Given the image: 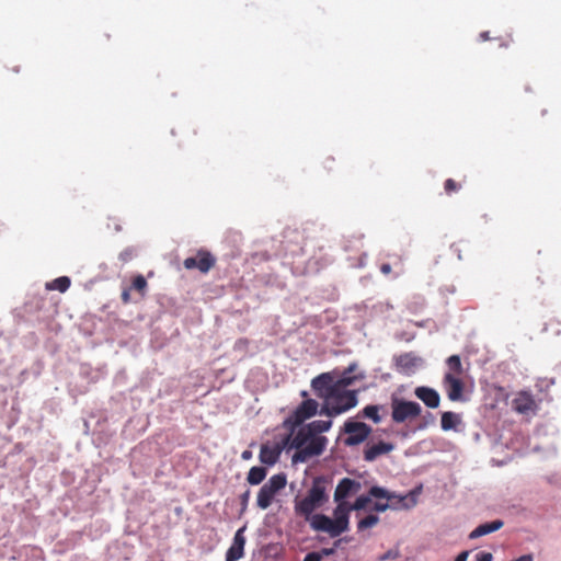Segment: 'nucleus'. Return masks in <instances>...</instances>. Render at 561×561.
I'll return each mask as SVG.
<instances>
[{"label":"nucleus","instance_id":"1","mask_svg":"<svg viewBox=\"0 0 561 561\" xmlns=\"http://www.w3.org/2000/svg\"><path fill=\"white\" fill-rule=\"evenodd\" d=\"M328 439L321 435H313L308 425H302L295 433H289L284 439V445L289 444L290 448L296 449L293 455V462H306L312 457L319 456L325 449Z\"/></svg>","mask_w":561,"mask_h":561},{"label":"nucleus","instance_id":"2","mask_svg":"<svg viewBox=\"0 0 561 561\" xmlns=\"http://www.w3.org/2000/svg\"><path fill=\"white\" fill-rule=\"evenodd\" d=\"M351 511H353L351 505L344 501H340L333 511L334 518L324 514H316L310 518V526L313 530L327 533L332 538L339 537L341 534L348 530Z\"/></svg>","mask_w":561,"mask_h":561},{"label":"nucleus","instance_id":"3","mask_svg":"<svg viewBox=\"0 0 561 561\" xmlns=\"http://www.w3.org/2000/svg\"><path fill=\"white\" fill-rule=\"evenodd\" d=\"M328 501L325 480L317 477L312 481L307 495L295 500V513L306 519L312 518L311 514Z\"/></svg>","mask_w":561,"mask_h":561},{"label":"nucleus","instance_id":"4","mask_svg":"<svg viewBox=\"0 0 561 561\" xmlns=\"http://www.w3.org/2000/svg\"><path fill=\"white\" fill-rule=\"evenodd\" d=\"M330 397L324 401L320 414L333 417L340 415L350 409L354 408L357 400V391L355 390H339L335 388Z\"/></svg>","mask_w":561,"mask_h":561},{"label":"nucleus","instance_id":"5","mask_svg":"<svg viewBox=\"0 0 561 561\" xmlns=\"http://www.w3.org/2000/svg\"><path fill=\"white\" fill-rule=\"evenodd\" d=\"M421 405L415 401L391 398V417L394 423H404L420 416Z\"/></svg>","mask_w":561,"mask_h":561},{"label":"nucleus","instance_id":"6","mask_svg":"<svg viewBox=\"0 0 561 561\" xmlns=\"http://www.w3.org/2000/svg\"><path fill=\"white\" fill-rule=\"evenodd\" d=\"M318 402L313 399L304 400L294 412L284 421L283 425L289 432H294L296 427L300 426L306 420L312 417L318 412Z\"/></svg>","mask_w":561,"mask_h":561},{"label":"nucleus","instance_id":"7","mask_svg":"<svg viewBox=\"0 0 561 561\" xmlns=\"http://www.w3.org/2000/svg\"><path fill=\"white\" fill-rule=\"evenodd\" d=\"M286 483L287 479L284 473L272 476L257 493V506L266 510L272 504L274 496L286 486Z\"/></svg>","mask_w":561,"mask_h":561},{"label":"nucleus","instance_id":"8","mask_svg":"<svg viewBox=\"0 0 561 561\" xmlns=\"http://www.w3.org/2000/svg\"><path fill=\"white\" fill-rule=\"evenodd\" d=\"M348 434L344 443L346 446H355L365 442L371 433V427L364 422L346 421L343 427Z\"/></svg>","mask_w":561,"mask_h":561},{"label":"nucleus","instance_id":"9","mask_svg":"<svg viewBox=\"0 0 561 561\" xmlns=\"http://www.w3.org/2000/svg\"><path fill=\"white\" fill-rule=\"evenodd\" d=\"M216 263V259L205 250H199L196 256L186 257L183 261V266L186 270L197 268L202 273L209 272Z\"/></svg>","mask_w":561,"mask_h":561},{"label":"nucleus","instance_id":"10","mask_svg":"<svg viewBox=\"0 0 561 561\" xmlns=\"http://www.w3.org/2000/svg\"><path fill=\"white\" fill-rule=\"evenodd\" d=\"M371 497H375L378 500L383 499V500L392 501L397 496L394 493H390L389 491H387L386 489H383L381 486L374 485L369 489L367 495H360L355 500V502L351 505L352 510L360 511V510L366 508L368 506V504L371 502Z\"/></svg>","mask_w":561,"mask_h":561},{"label":"nucleus","instance_id":"11","mask_svg":"<svg viewBox=\"0 0 561 561\" xmlns=\"http://www.w3.org/2000/svg\"><path fill=\"white\" fill-rule=\"evenodd\" d=\"M397 497L392 501L386 500V502L377 501L374 504V510L377 512H385L390 507L393 508H410L416 504L417 492L412 491L407 495H396Z\"/></svg>","mask_w":561,"mask_h":561},{"label":"nucleus","instance_id":"12","mask_svg":"<svg viewBox=\"0 0 561 561\" xmlns=\"http://www.w3.org/2000/svg\"><path fill=\"white\" fill-rule=\"evenodd\" d=\"M512 407L514 411L524 415L536 414L539 409L534 396L528 391L517 392L512 401Z\"/></svg>","mask_w":561,"mask_h":561},{"label":"nucleus","instance_id":"13","mask_svg":"<svg viewBox=\"0 0 561 561\" xmlns=\"http://www.w3.org/2000/svg\"><path fill=\"white\" fill-rule=\"evenodd\" d=\"M443 386L450 401L462 400L465 383L460 377L454 374H445L443 378Z\"/></svg>","mask_w":561,"mask_h":561},{"label":"nucleus","instance_id":"14","mask_svg":"<svg viewBox=\"0 0 561 561\" xmlns=\"http://www.w3.org/2000/svg\"><path fill=\"white\" fill-rule=\"evenodd\" d=\"M311 387L316 394L323 399V401H325L330 397L329 394H331V392L336 388V386H334L333 378L329 373H323L313 378Z\"/></svg>","mask_w":561,"mask_h":561},{"label":"nucleus","instance_id":"15","mask_svg":"<svg viewBox=\"0 0 561 561\" xmlns=\"http://www.w3.org/2000/svg\"><path fill=\"white\" fill-rule=\"evenodd\" d=\"M245 527L237 530L233 542L226 553V561H238L244 554L245 537L243 536Z\"/></svg>","mask_w":561,"mask_h":561},{"label":"nucleus","instance_id":"16","mask_svg":"<svg viewBox=\"0 0 561 561\" xmlns=\"http://www.w3.org/2000/svg\"><path fill=\"white\" fill-rule=\"evenodd\" d=\"M414 394L420 399L427 408L436 409L439 407L440 397L439 393L430 387L421 386L416 387Z\"/></svg>","mask_w":561,"mask_h":561},{"label":"nucleus","instance_id":"17","mask_svg":"<svg viewBox=\"0 0 561 561\" xmlns=\"http://www.w3.org/2000/svg\"><path fill=\"white\" fill-rule=\"evenodd\" d=\"M360 489V483L350 478H343L336 485L334 492V501L340 502L346 499L351 493H355Z\"/></svg>","mask_w":561,"mask_h":561},{"label":"nucleus","instance_id":"18","mask_svg":"<svg viewBox=\"0 0 561 561\" xmlns=\"http://www.w3.org/2000/svg\"><path fill=\"white\" fill-rule=\"evenodd\" d=\"M393 449V445L390 443L379 442L367 447L364 451V459L366 461H374L377 457L388 454Z\"/></svg>","mask_w":561,"mask_h":561},{"label":"nucleus","instance_id":"19","mask_svg":"<svg viewBox=\"0 0 561 561\" xmlns=\"http://www.w3.org/2000/svg\"><path fill=\"white\" fill-rule=\"evenodd\" d=\"M504 523L501 519H495L489 523L481 524L470 533L469 538L474 539L489 535L501 529Z\"/></svg>","mask_w":561,"mask_h":561},{"label":"nucleus","instance_id":"20","mask_svg":"<svg viewBox=\"0 0 561 561\" xmlns=\"http://www.w3.org/2000/svg\"><path fill=\"white\" fill-rule=\"evenodd\" d=\"M280 453H282V447H279V446L271 447V446L264 444L261 446L260 460H261V462H263L265 465L272 466L278 460Z\"/></svg>","mask_w":561,"mask_h":561},{"label":"nucleus","instance_id":"21","mask_svg":"<svg viewBox=\"0 0 561 561\" xmlns=\"http://www.w3.org/2000/svg\"><path fill=\"white\" fill-rule=\"evenodd\" d=\"M461 420L459 414L455 412H443L440 419V426L443 431H451L457 430V426L460 424Z\"/></svg>","mask_w":561,"mask_h":561},{"label":"nucleus","instance_id":"22","mask_svg":"<svg viewBox=\"0 0 561 561\" xmlns=\"http://www.w3.org/2000/svg\"><path fill=\"white\" fill-rule=\"evenodd\" d=\"M420 362V358L413 353H403L396 357V363L399 367L410 369L415 367Z\"/></svg>","mask_w":561,"mask_h":561},{"label":"nucleus","instance_id":"23","mask_svg":"<svg viewBox=\"0 0 561 561\" xmlns=\"http://www.w3.org/2000/svg\"><path fill=\"white\" fill-rule=\"evenodd\" d=\"M266 477V469L264 467H252L248 473V482L252 485L260 484Z\"/></svg>","mask_w":561,"mask_h":561},{"label":"nucleus","instance_id":"24","mask_svg":"<svg viewBox=\"0 0 561 561\" xmlns=\"http://www.w3.org/2000/svg\"><path fill=\"white\" fill-rule=\"evenodd\" d=\"M448 371L446 374H454L460 377L463 374L461 359L458 355H451L446 360Z\"/></svg>","mask_w":561,"mask_h":561},{"label":"nucleus","instance_id":"25","mask_svg":"<svg viewBox=\"0 0 561 561\" xmlns=\"http://www.w3.org/2000/svg\"><path fill=\"white\" fill-rule=\"evenodd\" d=\"M379 405H366L359 413V416L371 420L375 424L381 422V416L379 415Z\"/></svg>","mask_w":561,"mask_h":561},{"label":"nucleus","instance_id":"26","mask_svg":"<svg viewBox=\"0 0 561 561\" xmlns=\"http://www.w3.org/2000/svg\"><path fill=\"white\" fill-rule=\"evenodd\" d=\"M70 278L68 276H60L54 279L51 283L47 284V289L58 290L60 293H65L70 287Z\"/></svg>","mask_w":561,"mask_h":561},{"label":"nucleus","instance_id":"27","mask_svg":"<svg viewBox=\"0 0 561 561\" xmlns=\"http://www.w3.org/2000/svg\"><path fill=\"white\" fill-rule=\"evenodd\" d=\"M307 425L313 435H319L323 432H328L331 428L332 421L317 420V421H312V422L308 423Z\"/></svg>","mask_w":561,"mask_h":561},{"label":"nucleus","instance_id":"28","mask_svg":"<svg viewBox=\"0 0 561 561\" xmlns=\"http://www.w3.org/2000/svg\"><path fill=\"white\" fill-rule=\"evenodd\" d=\"M379 522V517L377 515H368L365 518L360 519L357 524V528L359 531L365 530L367 528L374 527Z\"/></svg>","mask_w":561,"mask_h":561},{"label":"nucleus","instance_id":"29","mask_svg":"<svg viewBox=\"0 0 561 561\" xmlns=\"http://www.w3.org/2000/svg\"><path fill=\"white\" fill-rule=\"evenodd\" d=\"M147 286V280L142 275H137L134 277L131 288L137 290L141 296L145 295Z\"/></svg>","mask_w":561,"mask_h":561},{"label":"nucleus","instance_id":"30","mask_svg":"<svg viewBox=\"0 0 561 561\" xmlns=\"http://www.w3.org/2000/svg\"><path fill=\"white\" fill-rule=\"evenodd\" d=\"M136 254H137L136 253V249L131 248V247H128V248L124 249L119 253L118 259L123 263H128V262H130L136 256Z\"/></svg>","mask_w":561,"mask_h":561},{"label":"nucleus","instance_id":"31","mask_svg":"<svg viewBox=\"0 0 561 561\" xmlns=\"http://www.w3.org/2000/svg\"><path fill=\"white\" fill-rule=\"evenodd\" d=\"M444 190L447 194H451L460 190V184L453 179H447L444 183Z\"/></svg>","mask_w":561,"mask_h":561},{"label":"nucleus","instance_id":"32","mask_svg":"<svg viewBox=\"0 0 561 561\" xmlns=\"http://www.w3.org/2000/svg\"><path fill=\"white\" fill-rule=\"evenodd\" d=\"M354 381L353 377L344 376L339 380L334 381V386L339 387V390H346L345 388L352 385Z\"/></svg>","mask_w":561,"mask_h":561},{"label":"nucleus","instance_id":"33","mask_svg":"<svg viewBox=\"0 0 561 561\" xmlns=\"http://www.w3.org/2000/svg\"><path fill=\"white\" fill-rule=\"evenodd\" d=\"M493 556L490 552L481 551L476 556V561H492Z\"/></svg>","mask_w":561,"mask_h":561},{"label":"nucleus","instance_id":"34","mask_svg":"<svg viewBox=\"0 0 561 561\" xmlns=\"http://www.w3.org/2000/svg\"><path fill=\"white\" fill-rule=\"evenodd\" d=\"M304 561H321V554L318 552H309L304 558Z\"/></svg>","mask_w":561,"mask_h":561},{"label":"nucleus","instance_id":"35","mask_svg":"<svg viewBox=\"0 0 561 561\" xmlns=\"http://www.w3.org/2000/svg\"><path fill=\"white\" fill-rule=\"evenodd\" d=\"M122 301L123 304L127 305L130 302V288H125L123 291H122Z\"/></svg>","mask_w":561,"mask_h":561},{"label":"nucleus","instance_id":"36","mask_svg":"<svg viewBox=\"0 0 561 561\" xmlns=\"http://www.w3.org/2000/svg\"><path fill=\"white\" fill-rule=\"evenodd\" d=\"M398 553L397 552H392V551H387L386 553H383L379 559L381 561H386V560H390V559H394L397 558Z\"/></svg>","mask_w":561,"mask_h":561},{"label":"nucleus","instance_id":"37","mask_svg":"<svg viewBox=\"0 0 561 561\" xmlns=\"http://www.w3.org/2000/svg\"><path fill=\"white\" fill-rule=\"evenodd\" d=\"M394 265L398 267V273H397V276H399L400 274L403 273V262H402V259L401 256H398L397 257V262H394Z\"/></svg>","mask_w":561,"mask_h":561},{"label":"nucleus","instance_id":"38","mask_svg":"<svg viewBox=\"0 0 561 561\" xmlns=\"http://www.w3.org/2000/svg\"><path fill=\"white\" fill-rule=\"evenodd\" d=\"M380 272L383 274V275H388L391 273V265L389 263H383L381 264L380 266Z\"/></svg>","mask_w":561,"mask_h":561},{"label":"nucleus","instance_id":"39","mask_svg":"<svg viewBox=\"0 0 561 561\" xmlns=\"http://www.w3.org/2000/svg\"><path fill=\"white\" fill-rule=\"evenodd\" d=\"M249 497H250V491L248 490L241 495V503L243 506H245L248 504Z\"/></svg>","mask_w":561,"mask_h":561},{"label":"nucleus","instance_id":"40","mask_svg":"<svg viewBox=\"0 0 561 561\" xmlns=\"http://www.w3.org/2000/svg\"><path fill=\"white\" fill-rule=\"evenodd\" d=\"M468 551H462L460 554L457 556L455 561H467Z\"/></svg>","mask_w":561,"mask_h":561},{"label":"nucleus","instance_id":"41","mask_svg":"<svg viewBox=\"0 0 561 561\" xmlns=\"http://www.w3.org/2000/svg\"><path fill=\"white\" fill-rule=\"evenodd\" d=\"M480 38H481L482 41H488V39H490L489 32H482V33L480 34Z\"/></svg>","mask_w":561,"mask_h":561},{"label":"nucleus","instance_id":"42","mask_svg":"<svg viewBox=\"0 0 561 561\" xmlns=\"http://www.w3.org/2000/svg\"><path fill=\"white\" fill-rule=\"evenodd\" d=\"M250 457H251V451L245 450V451L242 453V458L243 459H249Z\"/></svg>","mask_w":561,"mask_h":561},{"label":"nucleus","instance_id":"43","mask_svg":"<svg viewBox=\"0 0 561 561\" xmlns=\"http://www.w3.org/2000/svg\"><path fill=\"white\" fill-rule=\"evenodd\" d=\"M322 553L325 554V556H330V554L333 553V549H323Z\"/></svg>","mask_w":561,"mask_h":561},{"label":"nucleus","instance_id":"44","mask_svg":"<svg viewBox=\"0 0 561 561\" xmlns=\"http://www.w3.org/2000/svg\"><path fill=\"white\" fill-rule=\"evenodd\" d=\"M327 162H331V163H333V162H334V158H328V159H327Z\"/></svg>","mask_w":561,"mask_h":561},{"label":"nucleus","instance_id":"45","mask_svg":"<svg viewBox=\"0 0 561 561\" xmlns=\"http://www.w3.org/2000/svg\"><path fill=\"white\" fill-rule=\"evenodd\" d=\"M301 396H302V397H307V392H306V391H302V392H301Z\"/></svg>","mask_w":561,"mask_h":561}]
</instances>
